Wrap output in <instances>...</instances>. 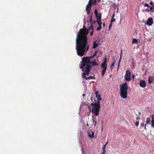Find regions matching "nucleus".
<instances>
[{
  "instance_id": "1",
  "label": "nucleus",
  "mask_w": 154,
  "mask_h": 154,
  "mask_svg": "<svg viewBox=\"0 0 154 154\" xmlns=\"http://www.w3.org/2000/svg\"><path fill=\"white\" fill-rule=\"evenodd\" d=\"M91 28V29L92 31L90 33V35H92L94 32L92 25H91L88 29L84 25L83 28L80 30L77 35L76 49L77 54L79 56H83L89 49V46L88 45L87 35L88 33L89 29Z\"/></svg>"
},
{
  "instance_id": "2",
  "label": "nucleus",
  "mask_w": 154,
  "mask_h": 154,
  "mask_svg": "<svg viewBox=\"0 0 154 154\" xmlns=\"http://www.w3.org/2000/svg\"><path fill=\"white\" fill-rule=\"evenodd\" d=\"M128 86L126 82H124L122 85H120V96L123 99H126L127 97Z\"/></svg>"
},
{
  "instance_id": "3",
  "label": "nucleus",
  "mask_w": 154,
  "mask_h": 154,
  "mask_svg": "<svg viewBox=\"0 0 154 154\" xmlns=\"http://www.w3.org/2000/svg\"><path fill=\"white\" fill-rule=\"evenodd\" d=\"M91 105L94 106L92 108V113L97 116H98L100 107V102L98 101V102L94 103H92Z\"/></svg>"
},
{
  "instance_id": "4",
  "label": "nucleus",
  "mask_w": 154,
  "mask_h": 154,
  "mask_svg": "<svg viewBox=\"0 0 154 154\" xmlns=\"http://www.w3.org/2000/svg\"><path fill=\"white\" fill-rule=\"evenodd\" d=\"M80 68L82 69L83 73L82 74V76L83 75H87L89 74L91 68L90 65H83L80 64Z\"/></svg>"
},
{
  "instance_id": "5",
  "label": "nucleus",
  "mask_w": 154,
  "mask_h": 154,
  "mask_svg": "<svg viewBox=\"0 0 154 154\" xmlns=\"http://www.w3.org/2000/svg\"><path fill=\"white\" fill-rule=\"evenodd\" d=\"M103 60V62L101 65V67L103 69L101 73V75L102 76H103L105 74L107 68V64H106L107 60L106 57L104 58Z\"/></svg>"
},
{
  "instance_id": "6",
  "label": "nucleus",
  "mask_w": 154,
  "mask_h": 154,
  "mask_svg": "<svg viewBox=\"0 0 154 154\" xmlns=\"http://www.w3.org/2000/svg\"><path fill=\"white\" fill-rule=\"evenodd\" d=\"M92 58H91V57H83L82 58V61L81 62V64L83 65H90L91 62V60L90 59Z\"/></svg>"
},
{
  "instance_id": "7",
  "label": "nucleus",
  "mask_w": 154,
  "mask_h": 154,
  "mask_svg": "<svg viewBox=\"0 0 154 154\" xmlns=\"http://www.w3.org/2000/svg\"><path fill=\"white\" fill-rule=\"evenodd\" d=\"M131 73L130 71L128 70H127L124 77L125 80L126 81H130L131 80Z\"/></svg>"
},
{
  "instance_id": "8",
  "label": "nucleus",
  "mask_w": 154,
  "mask_h": 154,
  "mask_svg": "<svg viewBox=\"0 0 154 154\" xmlns=\"http://www.w3.org/2000/svg\"><path fill=\"white\" fill-rule=\"evenodd\" d=\"M92 0H89L88 2V4L86 6V11H87V14H89L90 9L91 8V6L93 4Z\"/></svg>"
},
{
  "instance_id": "9",
  "label": "nucleus",
  "mask_w": 154,
  "mask_h": 154,
  "mask_svg": "<svg viewBox=\"0 0 154 154\" xmlns=\"http://www.w3.org/2000/svg\"><path fill=\"white\" fill-rule=\"evenodd\" d=\"M101 14H98V18H97V23L99 25L101 26L102 24V22L101 21Z\"/></svg>"
},
{
  "instance_id": "10",
  "label": "nucleus",
  "mask_w": 154,
  "mask_h": 154,
  "mask_svg": "<svg viewBox=\"0 0 154 154\" xmlns=\"http://www.w3.org/2000/svg\"><path fill=\"white\" fill-rule=\"evenodd\" d=\"M153 23V19L152 18H149L147 20V23L148 25L151 26Z\"/></svg>"
},
{
  "instance_id": "11",
  "label": "nucleus",
  "mask_w": 154,
  "mask_h": 154,
  "mask_svg": "<svg viewBox=\"0 0 154 154\" xmlns=\"http://www.w3.org/2000/svg\"><path fill=\"white\" fill-rule=\"evenodd\" d=\"M86 75H85L84 74V75H83V76H82V77L83 78L85 79L86 80H89V79H95V77L94 76H89V77H87V76H85Z\"/></svg>"
},
{
  "instance_id": "12",
  "label": "nucleus",
  "mask_w": 154,
  "mask_h": 154,
  "mask_svg": "<svg viewBox=\"0 0 154 154\" xmlns=\"http://www.w3.org/2000/svg\"><path fill=\"white\" fill-rule=\"evenodd\" d=\"M146 84L145 82L143 80H141L140 81V86L143 88L145 87Z\"/></svg>"
},
{
  "instance_id": "13",
  "label": "nucleus",
  "mask_w": 154,
  "mask_h": 154,
  "mask_svg": "<svg viewBox=\"0 0 154 154\" xmlns=\"http://www.w3.org/2000/svg\"><path fill=\"white\" fill-rule=\"evenodd\" d=\"M88 136L90 137L91 138H92L94 137V133L93 131H92L91 130L88 131Z\"/></svg>"
},
{
  "instance_id": "14",
  "label": "nucleus",
  "mask_w": 154,
  "mask_h": 154,
  "mask_svg": "<svg viewBox=\"0 0 154 154\" xmlns=\"http://www.w3.org/2000/svg\"><path fill=\"white\" fill-rule=\"evenodd\" d=\"M154 80V78L153 76H149L148 78L149 82L150 84L152 83V82Z\"/></svg>"
},
{
  "instance_id": "15",
  "label": "nucleus",
  "mask_w": 154,
  "mask_h": 154,
  "mask_svg": "<svg viewBox=\"0 0 154 154\" xmlns=\"http://www.w3.org/2000/svg\"><path fill=\"white\" fill-rule=\"evenodd\" d=\"M89 21L90 23H91V25H92L93 26V24L94 23L96 22V21H94L93 23L92 21V16H91L90 17V19H89Z\"/></svg>"
},
{
  "instance_id": "16",
  "label": "nucleus",
  "mask_w": 154,
  "mask_h": 154,
  "mask_svg": "<svg viewBox=\"0 0 154 154\" xmlns=\"http://www.w3.org/2000/svg\"><path fill=\"white\" fill-rule=\"evenodd\" d=\"M90 64H93V65H92V66H94L95 65H96V66H98V64L97 63H96L95 62V60H94V61H91V62L90 63Z\"/></svg>"
},
{
  "instance_id": "17",
  "label": "nucleus",
  "mask_w": 154,
  "mask_h": 154,
  "mask_svg": "<svg viewBox=\"0 0 154 154\" xmlns=\"http://www.w3.org/2000/svg\"><path fill=\"white\" fill-rule=\"evenodd\" d=\"M93 48H96L98 45V44L97 43H96V41H94L93 43Z\"/></svg>"
},
{
  "instance_id": "18",
  "label": "nucleus",
  "mask_w": 154,
  "mask_h": 154,
  "mask_svg": "<svg viewBox=\"0 0 154 154\" xmlns=\"http://www.w3.org/2000/svg\"><path fill=\"white\" fill-rule=\"evenodd\" d=\"M115 63L116 61L115 60H114L112 62V64L110 66V68L111 69H112L113 68L115 64Z\"/></svg>"
},
{
  "instance_id": "19",
  "label": "nucleus",
  "mask_w": 154,
  "mask_h": 154,
  "mask_svg": "<svg viewBox=\"0 0 154 154\" xmlns=\"http://www.w3.org/2000/svg\"><path fill=\"white\" fill-rule=\"evenodd\" d=\"M122 52V50L121 51L120 57V58L119 59V63H118V68H117V70H118V69H119V65L120 64V62L121 60Z\"/></svg>"
},
{
  "instance_id": "20",
  "label": "nucleus",
  "mask_w": 154,
  "mask_h": 154,
  "mask_svg": "<svg viewBox=\"0 0 154 154\" xmlns=\"http://www.w3.org/2000/svg\"><path fill=\"white\" fill-rule=\"evenodd\" d=\"M151 119L150 118H147L146 119V123L147 124L149 125L150 124Z\"/></svg>"
},
{
  "instance_id": "21",
  "label": "nucleus",
  "mask_w": 154,
  "mask_h": 154,
  "mask_svg": "<svg viewBox=\"0 0 154 154\" xmlns=\"http://www.w3.org/2000/svg\"><path fill=\"white\" fill-rule=\"evenodd\" d=\"M94 13V14H95V17H96L98 18V11H97V9H95Z\"/></svg>"
},
{
  "instance_id": "22",
  "label": "nucleus",
  "mask_w": 154,
  "mask_h": 154,
  "mask_svg": "<svg viewBox=\"0 0 154 154\" xmlns=\"http://www.w3.org/2000/svg\"><path fill=\"white\" fill-rule=\"evenodd\" d=\"M137 43V40L136 38L133 39L132 43Z\"/></svg>"
},
{
  "instance_id": "23",
  "label": "nucleus",
  "mask_w": 154,
  "mask_h": 154,
  "mask_svg": "<svg viewBox=\"0 0 154 154\" xmlns=\"http://www.w3.org/2000/svg\"><path fill=\"white\" fill-rule=\"evenodd\" d=\"M97 51H95L94 52V54L93 56H91V58H93L94 57L96 56V55L97 54Z\"/></svg>"
},
{
  "instance_id": "24",
  "label": "nucleus",
  "mask_w": 154,
  "mask_h": 154,
  "mask_svg": "<svg viewBox=\"0 0 154 154\" xmlns=\"http://www.w3.org/2000/svg\"><path fill=\"white\" fill-rule=\"evenodd\" d=\"M101 28V26L99 25V26L97 28V31H100Z\"/></svg>"
},
{
  "instance_id": "25",
  "label": "nucleus",
  "mask_w": 154,
  "mask_h": 154,
  "mask_svg": "<svg viewBox=\"0 0 154 154\" xmlns=\"http://www.w3.org/2000/svg\"><path fill=\"white\" fill-rule=\"evenodd\" d=\"M151 126L154 127V120H151Z\"/></svg>"
},
{
  "instance_id": "26",
  "label": "nucleus",
  "mask_w": 154,
  "mask_h": 154,
  "mask_svg": "<svg viewBox=\"0 0 154 154\" xmlns=\"http://www.w3.org/2000/svg\"><path fill=\"white\" fill-rule=\"evenodd\" d=\"M153 8L152 6L150 7L149 10H150V11L153 12H154V10H153Z\"/></svg>"
},
{
  "instance_id": "27",
  "label": "nucleus",
  "mask_w": 154,
  "mask_h": 154,
  "mask_svg": "<svg viewBox=\"0 0 154 154\" xmlns=\"http://www.w3.org/2000/svg\"><path fill=\"white\" fill-rule=\"evenodd\" d=\"M144 6L145 7H147V8H149V7H150V6L149 5L147 4V3H146L144 4Z\"/></svg>"
},
{
  "instance_id": "28",
  "label": "nucleus",
  "mask_w": 154,
  "mask_h": 154,
  "mask_svg": "<svg viewBox=\"0 0 154 154\" xmlns=\"http://www.w3.org/2000/svg\"><path fill=\"white\" fill-rule=\"evenodd\" d=\"M106 145H104L103 147V151H104V152H105V149L106 148Z\"/></svg>"
},
{
  "instance_id": "29",
  "label": "nucleus",
  "mask_w": 154,
  "mask_h": 154,
  "mask_svg": "<svg viewBox=\"0 0 154 154\" xmlns=\"http://www.w3.org/2000/svg\"><path fill=\"white\" fill-rule=\"evenodd\" d=\"M116 21V20L114 18H112V19L111 20V21H110V22L111 23H112V22H115Z\"/></svg>"
},
{
  "instance_id": "30",
  "label": "nucleus",
  "mask_w": 154,
  "mask_h": 154,
  "mask_svg": "<svg viewBox=\"0 0 154 154\" xmlns=\"http://www.w3.org/2000/svg\"><path fill=\"white\" fill-rule=\"evenodd\" d=\"M97 0H94V2L93 3V4L94 5H96L97 4Z\"/></svg>"
},
{
  "instance_id": "31",
  "label": "nucleus",
  "mask_w": 154,
  "mask_h": 154,
  "mask_svg": "<svg viewBox=\"0 0 154 154\" xmlns=\"http://www.w3.org/2000/svg\"><path fill=\"white\" fill-rule=\"evenodd\" d=\"M139 124V121L136 122L135 123V125L136 126H138Z\"/></svg>"
},
{
  "instance_id": "32",
  "label": "nucleus",
  "mask_w": 154,
  "mask_h": 154,
  "mask_svg": "<svg viewBox=\"0 0 154 154\" xmlns=\"http://www.w3.org/2000/svg\"><path fill=\"white\" fill-rule=\"evenodd\" d=\"M95 94L96 97H97L98 95H99L98 91H96Z\"/></svg>"
},
{
  "instance_id": "33",
  "label": "nucleus",
  "mask_w": 154,
  "mask_h": 154,
  "mask_svg": "<svg viewBox=\"0 0 154 154\" xmlns=\"http://www.w3.org/2000/svg\"><path fill=\"white\" fill-rule=\"evenodd\" d=\"M112 23H111L109 25V30L110 29V28L112 27Z\"/></svg>"
},
{
  "instance_id": "34",
  "label": "nucleus",
  "mask_w": 154,
  "mask_h": 154,
  "mask_svg": "<svg viewBox=\"0 0 154 154\" xmlns=\"http://www.w3.org/2000/svg\"><path fill=\"white\" fill-rule=\"evenodd\" d=\"M93 123H94V126H95L96 125L97 121H96L93 120Z\"/></svg>"
},
{
  "instance_id": "35",
  "label": "nucleus",
  "mask_w": 154,
  "mask_h": 154,
  "mask_svg": "<svg viewBox=\"0 0 154 154\" xmlns=\"http://www.w3.org/2000/svg\"><path fill=\"white\" fill-rule=\"evenodd\" d=\"M151 117L152 118V120H154V115H152L151 116Z\"/></svg>"
},
{
  "instance_id": "36",
  "label": "nucleus",
  "mask_w": 154,
  "mask_h": 154,
  "mask_svg": "<svg viewBox=\"0 0 154 154\" xmlns=\"http://www.w3.org/2000/svg\"><path fill=\"white\" fill-rule=\"evenodd\" d=\"M101 98L100 97H99L97 99V102L98 101L100 102V100H101Z\"/></svg>"
},
{
  "instance_id": "37",
  "label": "nucleus",
  "mask_w": 154,
  "mask_h": 154,
  "mask_svg": "<svg viewBox=\"0 0 154 154\" xmlns=\"http://www.w3.org/2000/svg\"><path fill=\"white\" fill-rule=\"evenodd\" d=\"M141 126L142 127H144V126H145V125H144L143 123H141Z\"/></svg>"
},
{
  "instance_id": "38",
  "label": "nucleus",
  "mask_w": 154,
  "mask_h": 154,
  "mask_svg": "<svg viewBox=\"0 0 154 154\" xmlns=\"http://www.w3.org/2000/svg\"><path fill=\"white\" fill-rule=\"evenodd\" d=\"M145 10L147 12H149L150 11V10H149V9L148 8L147 9H145Z\"/></svg>"
},
{
  "instance_id": "39",
  "label": "nucleus",
  "mask_w": 154,
  "mask_h": 154,
  "mask_svg": "<svg viewBox=\"0 0 154 154\" xmlns=\"http://www.w3.org/2000/svg\"><path fill=\"white\" fill-rule=\"evenodd\" d=\"M153 3V2H152V1H151L150 3H149V4L150 5H153V3Z\"/></svg>"
},
{
  "instance_id": "40",
  "label": "nucleus",
  "mask_w": 154,
  "mask_h": 154,
  "mask_svg": "<svg viewBox=\"0 0 154 154\" xmlns=\"http://www.w3.org/2000/svg\"><path fill=\"white\" fill-rule=\"evenodd\" d=\"M115 14L114 13L112 16V18H114V17H115Z\"/></svg>"
},
{
  "instance_id": "41",
  "label": "nucleus",
  "mask_w": 154,
  "mask_h": 154,
  "mask_svg": "<svg viewBox=\"0 0 154 154\" xmlns=\"http://www.w3.org/2000/svg\"><path fill=\"white\" fill-rule=\"evenodd\" d=\"M100 97V95H98L97 96V97H96L97 98H98L99 97Z\"/></svg>"
},
{
  "instance_id": "42",
  "label": "nucleus",
  "mask_w": 154,
  "mask_h": 154,
  "mask_svg": "<svg viewBox=\"0 0 154 154\" xmlns=\"http://www.w3.org/2000/svg\"><path fill=\"white\" fill-rule=\"evenodd\" d=\"M146 125H145V126H144V128L146 130H147V129H146Z\"/></svg>"
},
{
  "instance_id": "43",
  "label": "nucleus",
  "mask_w": 154,
  "mask_h": 154,
  "mask_svg": "<svg viewBox=\"0 0 154 154\" xmlns=\"http://www.w3.org/2000/svg\"><path fill=\"white\" fill-rule=\"evenodd\" d=\"M103 27H104L105 26V23H103Z\"/></svg>"
},
{
  "instance_id": "44",
  "label": "nucleus",
  "mask_w": 154,
  "mask_h": 154,
  "mask_svg": "<svg viewBox=\"0 0 154 154\" xmlns=\"http://www.w3.org/2000/svg\"><path fill=\"white\" fill-rule=\"evenodd\" d=\"M105 152H104V151H103V152L101 153V154H105Z\"/></svg>"
},
{
  "instance_id": "45",
  "label": "nucleus",
  "mask_w": 154,
  "mask_h": 154,
  "mask_svg": "<svg viewBox=\"0 0 154 154\" xmlns=\"http://www.w3.org/2000/svg\"><path fill=\"white\" fill-rule=\"evenodd\" d=\"M152 7L153 8H154V3H153V5L152 6Z\"/></svg>"
},
{
  "instance_id": "46",
  "label": "nucleus",
  "mask_w": 154,
  "mask_h": 154,
  "mask_svg": "<svg viewBox=\"0 0 154 154\" xmlns=\"http://www.w3.org/2000/svg\"><path fill=\"white\" fill-rule=\"evenodd\" d=\"M108 143V141H107V142L106 143L105 145H106Z\"/></svg>"
},
{
  "instance_id": "47",
  "label": "nucleus",
  "mask_w": 154,
  "mask_h": 154,
  "mask_svg": "<svg viewBox=\"0 0 154 154\" xmlns=\"http://www.w3.org/2000/svg\"><path fill=\"white\" fill-rule=\"evenodd\" d=\"M100 0H97V1H98V2H100Z\"/></svg>"
},
{
  "instance_id": "48",
  "label": "nucleus",
  "mask_w": 154,
  "mask_h": 154,
  "mask_svg": "<svg viewBox=\"0 0 154 154\" xmlns=\"http://www.w3.org/2000/svg\"><path fill=\"white\" fill-rule=\"evenodd\" d=\"M87 126H89V125L88 124V123H87Z\"/></svg>"
},
{
  "instance_id": "49",
  "label": "nucleus",
  "mask_w": 154,
  "mask_h": 154,
  "mask_svg": "<svg viewBox=\"0 0 154 154\" xmlns=\"http://www.w3.org/2000/svg\"><path fill=\"white\" fill-rule=\"evenodd\" d=\"M118 8H117V13H118Z\"/></svg>"
},
{
  "instance_id": "50",
  "label": "nucleus",
  "mask_w": 154,
  "mask_h": 154,
  "mask_svg": "<svg viewBox=\"0 0 154 154\" xmlns=\"http://www.w3.org/2000/svg\"><path fill=\"white\" fill-rule=\"evenodd\" d=\"M92 99H93V97H92L91 98V100H92Z\"/></svg>"
},
{
  "instance_id": "51",
  "label": "nucleus",
  "mask_w": 154,
  "mask_h": 154,
  "mask_svg": "<svg viewBox=\"0 0 154 154\" xmlns=\"http://www.w3.org/2000/svg\"><path fill=\"white\" fill-rule=\"evenodd\" d=\"M85 96V94H83V96Z\"/></svg>"
},
{
  "instance_id": "52",
  "label": "nucleus",
  "mask_w": 154,
  "mask_h": 154,
  "mask_svg": "<svg viewBox=\"0 0 154 154\" xmlns=\"http://www.w3.org/2000/svg\"><path fill=\"white\" fill-rule=\"evenodd\" d=\"M134 75H133V76H132V77H133V78H134Z\"/></svg>"
},
{
  "instance_id": "53",
  "label": "nucleus",
  "mask_w": 154,
  "mask_h": 154,
  "mask_svg": "<svg viewBox=\"0 0 154 154\" xmlns=\"http://www.w3.org/2000/svg\"><path fill=\"white\" fill-rule=\"evenodd\" d=\"M138 119V117H137V119Z\"/></svg>"
},
{
  "instance_id": "54",
  "label": "nucleus",
  "mask_w": 154,
  "mask_h": 154,
  "mask_svg": "<svg viewBox=\"0 0 154 154\" xmlns=\"http://www.w3.org/2000/svg\"><path fill=\"white\" fill-rule=\"evenodd\" d=\"M103 130V128H102V131Z\"/></svg>"
},
{
  "instance_id": "55",
  "label": "nucleus",
  "mask_w": 154,
  "mask_h": 154,
  "mask_svg": "<svg viewBox=\"0 0 154 154\" xmlns=\"http://www.w3.org/2000/svg\"><path fill=\"white\" fill-rule=\"evenodd\" d=\"M139 115H140V112L139 113Z\"/></svg>"
}]
</instances>
